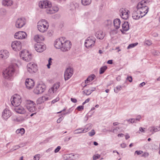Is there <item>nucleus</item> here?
Returning a JSON list of instances; mask_svg holds the SVG:
<instances>
[{"label":"nucleus","mask_w":160,"mask_h":160,"mask_svg":"<svg viewBox=\"0 0 160 160\" xmlns=\"http://www.w3.org/2000/svg\"><path fill=\"white\" fill-rule=\"evenodd\" d=\"M150 1L148 0H143L139 2L137 6V9H139L142 16H144L148 12L149 8L147 6Z\"/></svg>","instance_id":"f257e3e1"},{"label":"nucleus","mask_w":160,"mask_h":160,"mask_svg":"<svg viewBox=\"0 0 160 160\" xmlns=\"http://www.w3.org/2000/svg\"><path fill=\"white\" fill-rule=\"evenodd\" d=\"M49 27L48 22L45 19H42L37 23V28L41 32H44L47 30Z\"/></svg>","instance_id":"f03ea898"},{"label":"nucleus","mask_w":160,"mask_h":160,"mask_svg":"<svg viewBox=\"0 0 160 160\" xmlns=\"http://www.w3.org/2000/svg\"><path fill=\"white\" fill-rule=\"evenodd\" d=\"M15 71L14 67L12 65L6 69L3 72V77L6 79L11 80Z\"/></svg>","instance_id":"7ed1b4c3"},{"label":"nucleus","mask_w":160,"mask_h":160,"mask_svg":"<svg viewBox=\"0 0 160 160\" xmlns=\"http://www.w3.org/2000/svg\"><path fill=\"white\" fill-rule=\"evenodd\" d=\"M25 105L28 110L30 112H32L36 110V104L33 101L26 100Z\"/></svg>","instance_id":"20e7f679"},{"label":"nucleus","mask_w":160,"mask_h":160,"mask_svg":"<svg viewBox=\"0 0 160 160\" xmlns=\"http://www.w3.org/2000/svg\"><path fill=\"white\" fill-rule=\"evenodd\" d=\"M20 56L21 58L26 62L30 61L32 57V54L26 50H24L21 52Z\"/></svg>","instance_id":"39448f33"},{"label":"nucleus","mask_w":160,"mask_h":160,"mask_svg":"<svg viewBox=\"0 0 160 160\" xmlns=\"http://www.w3.org/2000/svg\"><path fill=\"white\" fill-rule=\"evenodd\" d=\"M95 41L96 39L92 36L88 37L84 43L85 46L88 48H92L94 46Z\"/></svg>","instance_id":"423d86ee"},{"label":"nucleus","mask_w":160,"mask_h":160,"mask_svg":"<svg viewBox=\"0 0 160 160\" xmlns=\"http://www.w3.org/2000/svg\"><path fill=\"white\" fill-rule=\"evenodd\" d=\"M11 100L13 106L15 107L18 106L21 102V97L20 95L16 94L11 98Z\"/></svg>","instance_id":"0eeeda50"},{"label":"nucleus","mask_w":160,"mask_h":160,"mask_svg":"<svg viewBox=\"0 0 160 160\" xmlns=\"http://www.w3.org/2000/svg\"><path fill=\"white\" fill-rule=\"evenodd\" d=\"M46 88V86L44 84H38L34 89L33 92L37 94L42 93L45 91Z\"/></svg>","instance_id":"6e6552de"},{"label":"nucleus","mask_w":160,"mask_h":160,"mask_svg":"<svg viewBox=\"0 0 160 160\" xmlns=\"http://www.w3.org/2000/svg\"><path fill=\"white\" fill-rule=\"evenodd\" d=\"M27 69L30 73H33L37 71V66L34 62H30L27 64Z\"/></svg>","instance_id":"1a4fd4ad"},{"label":"nucleus","mask_w":160,"mask_h":160,"mask_svg":"<svg viewBox=\"0 0 160 160\" xmlns=\"http://www.w3.org/2000/svg\"><path fill=\"white\" fill-rule=\"evenodd\" d=\"M39 7L42 8L49 9L52 6L51 3L48 0H44L39 2Z\"/></svg>","instance_id":"9d476101"},{"label":"nucleus","mask_w":160,"mask_h":160,"mask_svg":"<svg viewBox=\"0 0 160 160\" xmlns=\"http://www.w3.org/2000/svg\"><path fill=\"white\" fill-rule=\"evenodd\" d=\"M64 42L62 44L61 50L63 52H66L69 50L71 48V42L66 39L64 38Z\"/></svg>","instance_id":"9b49d317"},{"label":"nucleus","mask_w":160,"mask_h":160,"mask_svg":"<svg viewBox=\"0 0 160 160\" xmlns=\"http://www.w3.org/2000/svg\"><path fill=\"white\" fill-rule=\"evenodd\" d=\"M65 37H62L57 39L54 42V46L56 48L60 49L62 47V44L64 42Z\"/></svg>","instance_id":"f8f14e48"},{"label":"nucleus","mask_w":160,"mask_h":160,"mask_svg":"<svg viewBox=\"0 0 160 160\" xmlns=\"http://www.w3.org/2000/svg\"><path fill=\"white\" fill-rule=\"evenodd\" d=\"M34 48L37 52H41L46 49V46L43 43L38 42L35 44Z\"/></svg>","instance_id":"ddd939ff"},{"label":"nucleus","mask_w":160,"mask_h":160,"mask_svg":"<svg viewBox=\"0 0 160 160\" xmlns=\"http://www.w3.org/2000/svg\"><path fill=\"white\" fill-rule=\"evenodd\" d=\"M22 44L19 41H15L12 42L11 47L13 50L15 51H19L21 49Z\"/></svg>","instance_id":"4468645a"},{"label":"nucleus","mask_w":160,"mask_h":160,"mask_svg":"<svg viewBox=\"0 0 160 160\" xmlns=\"http://www.w3.org/2000/svg\"><path fill=\"white\" fill-rule=\"evenodd\" d=\"M120 15L121 18L124 19H127L128 18L130 12L128 10L123 8L120 10Z\"/></svg>","instance_id":"2eb2a0df"},{"label":"nucleus","mask_w":160,"mask_h":160,"mask_svg":"<svg viewBox=\"0 0 160 160\" xmlns=\"http://www.w3.org/2000/svg\"><path fill=\"white\" fill-rule=\"evenodd\" d=\"M26 24L25 19L24 18L18 19L15 22V26L17 28H20L22 27Z\"/></svg>","instance_id":"dca6fc26"},{"label":"nucleus","mask_w":160,"mask_h":160,"mask_svg":"<svg viewBox=\"0 0 160 160\" xmlns=\"http://www.w3.org/2000/svg\"><path fill=\"white\" fill-rule=\"evenodd\" d=\"M73 69L71 68H68L65 70L64 73V77L65 80L69 79L73 74Z\"/></svg>","instance_id":"f3484780"},{"label":"nucleus","mask_w":160,"mask_h":160,"mask_svg":"<svg viewBox=\"0 0 160 160\" xmlns=\"http://www.w3.org/2000/svg\"><path fill=\"white\" fill-rule=\"evenodd\" d=\"M27 36V34L25 32L19 31L15 33L14 37L16 39H22L25 38Z\"/></svg>","instance_id":"a211bd4d"},{"label":"nucleus","mask_w":160,"mask_h":160,"mask_svg":"<svg viewBox=\"0 0 160 160\" xmlns=\"http://www.w3.org/2000/svg\"><path fill=\"white\" fill-rule=\"evenodd\" d=\"M12 115L10 111L8 108L5 109L2 112V117L3 119L6 120Z\"/></svg>","instance_id":"6ab92c4d"},{"label":"nucleus","mask_w":160,"mask_h":160,"mask_svg":"<svg viewBox=\"0 0 160 160\" xmlns=\"http://www.w3.org/2000/svg\"><path fill=\"white\" fill-rule=\"evenodd\" d=\"M25 84L26 87L29 89L32 88L34 86V82L31 79L27 78L26 80Z\"/></svg>","instance_id":"aec40b11"},{"label":"nucleus","mask_w":160,"mask_h":160,"mask_svg":"<svg viewBox=\"0 0 160 160\" xmlns=\"http://www.w3.org/2000/svg\"><path fill=\"white\" fill-rule=\"evenodd\" d=\"M143 17L140 14L139 9H137V10H134L132 14V17L133 19L137 20Z\"/></svg>","instance_id":"412c9836"},{"label":"nucleus","mask_w":160,"mask_h":160,"mask_svg":"<svg viewBox=\"0 0 160 160\" xmlns=\"http://www.w3.org/2000/svg\"><path fill=\"white\" fill-rule=\"evenodd\" d=\"M9 52L6 50H2L0 51V58L5 59L8 57Z\"/></svg>","instance_id":"4be33fe9"},{"label":"nucleus","mask_w":160,"mask_h":160,"mask_svg":"<svg viewBox=\"0 0 160 160\" xmlns=\"http://www.w3.org/2000/svg\"><path fill=\"white\" fill-rule=\"evenodd\" d=\"M16 107L14 110L18 113L24 114L25 113L26 110L22 107L19 106Z\"/></svg>","instance_id":"5701e85b"},{"label":"nucleus","mask_w":160,"mask_h":160,"mask_svg":"<svg viewBox=\"0 0 160 160\" xmlns=\"http://www.w3.org/2000/svg\"><path fill=\"white\" fill-rule=\"evenodd\" d=\"M58 10V8L57 7H51L49 9H47L46 12L48 14H51L57 12Z\"/></svg>","instance_id":"b1692460"},{"label":"nucleus","mask_w":160,"mask_h":160,"mask_svg":"<svg viewBox=\"0 0 160 160\" xmlns=\"http://www.w3.org/2000/svg\"><path fill=\"white\" fill-rule=\"evenodd\" d=\"M121 21L119 19H115L113 21V24L116 29H118L120 27Z\"/></svg>","instance_id":"393cba45"},{"label":"nucleus","mask_w":160,"mask_h":160,"mask_svg":"<svg viewBox=\"0 0 160 160\" xmlns=\"http://www.w3.org/2000/svg\"><path fill=\"white\" fill-rule=\"evenodd\" d=\"M34 39L35 41L37 42H40L41 41L44 40V38L43 37L42 35H36L35 36Z\"/></svg>","instance_id":"a878e982"},{"label":"nucleus","mask_w":160,"mask_h":160,"mask_svg":"<svg viewBox=\"0 0 160 160\" xmlns=\"http://www.w3.org/2000/svg\"><path fill=\"white\" fill-rule=\"evenodd\" d=\"M48 100V98L46 96H42L39 98L37 100V103L40 104Z\"/></svg>","instance_id":"bb28decb"},{"label":"nucleus","mask_w":160,"mask_h":160,"mask_svg":"<svg viewBox=\"0 0 160 160\" xmlns=\"http://www.w3.org/2000/svg\"><path fill=\"white\" fill-rule=\"evenodd\" d=\"M105 34L102 31H99L98 32L96 33V36L98 38L102 39L104 37Z\"/></svg>","instance_id":"cd10ccee"},{"label":"nucleus","mask_w":160,"mask_h":160,"mask_svg":"<svg viewBox=\"0 0 160 160\" xmlns=\"http://www.w3.org/2000/svg\"><path fill=\"white\" fill-rule=\"evenodd\" d=\"M2 4L5 6H11L13 2L11 0H3Z\"/></svg>","instance_id":"c85d7f7f"},{"label":"nucleus","mask_w":160,"mask_h":160,"mask_svg":"<svg viewBox=\"0 0 160 160\" xmlns=\"http://www.w3.org/2000/svg\"><path fill=\"white\" fill-rule=\"evenodd\" d=\"M122 27L124 31H127L129 28V24L127 22H125L122 24Z\"/></svg>","instance_id":"c756f323"},{"label":"nucleus","mask_w":160,"mask_h":160,"mask_svg":"<svg viewBox=\"0 0 160 160\" xmlns=\"http://www.w3.org/2000/svg\"><path fill=\"white\" fill-rule=\"evenodd\" d=\"M96 76L94 74H92L90 76H89L85 80V83H88V82H90L92 81L95 78Z\"/></svg>","instance_id":"7c9ffc66"},{"label":"nucleus","mask_w":160,"mask_h":160,"mask_svg":"<svg viewBox=\"0 0 160 160\" xmlns=\"http://www.w3.org/2000/svg\"><path fill=\"white\" fill-rule=\"evenodd\" d=\"M87 132L86 130V129H83L82 130L81 128H78L74 131V134H78Z\"/></svg>","instance_id":"2f4dec72"},{"label":"nucleus","mask_w":160,"mask_h":160,"mask_svg":"<svg viewBox=\"0 0 160 160\" xmlns=\"http://www.w3.org/2000/svg\"><path fill=\"white\" fill-rule=\"evenodd\" d=\"M16 132L17 134H19V135H22L25 132V130L23 128H21L17 130Z\"/></svg>","instance_id":"473e14b6"},{"label":"nucleus","mask_w":160,"mask_h":160,"mask_svg":"<svg viewBox=\"0 0 160 160\" xmlns=\"http://www.w3.org/2000/svg\"><path fill=\"white\" fill-rule=\"evenodd\" d=\"M91 0H81V3L84 6L88 5L91 3Z\"/></svg>","instance_id":"72a5a7b5"},{"label":"nucleus","mask_w":160,"mask_h":160,"mask_svg":"<svg viewBox=\"0 0 160 160\" xmlns=\"http://www.w3.org/2000/svg\"><path fill=\"white\" fill-rule=\"evenodd\" d=\"M112 24V21L110 19L107 20L104 22V25L107 27L110 26Z\"/></svg>","instance_id":"f704fd0d"},{"label":"nucleus","mask_w":160,"mask_h":160,"mask_svg":"<svg viewBox=\"0 0 160 160\" xmlns=\"http://www.w3.org/2000/svg\"><path fill=\"white\" fill-rule=\"evenodd\" d=\"M159 128L155 127H152L150 128V132H152V133L153 134L154 132H157L158 131V128Z\"/></svg>","instance_id":"c9c22d12"},{"label":"nucleus","mask_w":160,"mask_h":160,"mask_svg":"<svg viewBox=\"0 0 160 160\" xmlns=\"http://www.w3.org/2000/svg\"><path fill=\"white\" fill-rule=\"evenodd\" d=\"M107 68L106 66H103L100 69L99 73L100 74L103 73L107 69Z\"/></svg>","instance_id":"e433bc0d"},{"label":"nucleus","mask_w":160,"mask_h":160,"mask_svg":"<svg viewBox=\"0 0 160 160\" xmlns=\"http://www.w3.org/2000/svg\"><path fill=\"white\" fill-rule=\"evenodd\" d=\"M59 83L58 82L55 84L52 87L56 91L59 88Z\"/></svg>","instance_id":"4c0bfd02"},{"label":"nucleus","mask_w":160,"mask_h":160,"mask_svg":"<svg viewBox=\"0 0 160 160\" xmlns=\"http://www.w3.org/2000/svg\"><path fill=\"white\" fill-rule=\"evenodd\" d=\"M121 86H118L115 88L114 89V91L116 93H118L119 91L121 90Z\"/></svg>","instance_id":"58836bf2"},{"label":"nucleus","mask_w":160,"mask_h":160,"mask_svg":"<svg viewBox=\"0 0 160 160\" xmlns=\"http://www.w3.org/2000/svg\"><path fill=\"white\" fill-rule=\"evenodd\" d=\"M90 91L91 90H90V89L85 90L83 91L84 93L86 95H89L91 93Z\"/></svg>","instance_id":"ea45409f"},{"label":"nucleus","mask_w":160,"mask_h":160,"mask_svg":"<svg viewBox=\"0 0 160 160\" xmlns=\"http://www.w3.org/2000/svg\"><path fill=\"white\" fill-rule=\"evenodd\" d=\"M138 44V43H132L129 44L127 47L128 49L133 48L135 46H136Z\"/></svg>","instance_id":"a19ab883"},{"label":"nucleus","mask_w":160,"mask_h":160,"mask_svg":"<svg viewBox=\"0 0 160 160\" xmlns=\"http://www.w3.org/2000/svg\"><path fill=\"white\" fill-rule=\"evenodd\" d=\"M92 128V125L91 124H89L86 126V128L84 129H86V130L88 131L90 130Z\"/></svg>","instance_id":"79ce46f5"},{"label":"nucleus","mask_w":160,"mask_h":160,"mask_svg":"<svg viewBox=\"0 0 160 160\" xmlns=\"http://www.w3.org/2000/svg\"><path fill=\"white\" fill-rule=\"evenodd\" d=\"M20 147L18 145L14 146L13 148L11 149L10 151H13L19 148Z\"/></svg>","instance_id":"37998d69"},{"label":"nucleus","mask_w":160,"mask_h":160,"mask_svg":"<svg viewBox=\"0 0 160 160\" xmlns=\"http://www.w3.org/2000/svg\"><path fill=\"white\" fill-rule=\"evenodd\" d=\"M144 44L148 45H150L152 44V42L151 40H146L145 41Z\"/></svg>","instance_id":"c03bdc74"},{"label":"nucleus","mask_w":160,"mask_h":160,"mask_svg":"<svg viewBox=\"0 0 160 160\" xmlns=\"http://www.w3.org/2000/svg\"><path fill=\"white\" fill-rule=\"evenodd\" d=\"M95 134L94 130L92 129L90 132H88V134L89 136H92Z\"/></svg>","instance_id":"a18cd8bd"},{"label":"nucleus","mask_w":160,"mask_h":160,"mask_svg":"<svg viewBox=\"0 0 160 160\" xmlns=\"http://www.w3.org/2000/svg\"><path fill=\"white\" fill-rule=\"evenodd\" d=\"M100 157V156L99 155H94L93 156V160H96L99 158Z\"/></svg>","instance_id":"49530a36"},{"label":"nucleus","mask_w":160,"mask_h":160,"mask_svg":"<svg viewBox=\"0 0 160 160\" xmlns=\"http://www.w3.org/2000/svg\"><path fill=\"white\" fill-rule=\"evenodd\" d=\"M127 121L128 122H130L131 123H134L136 122H135V119H134V118L130 119L127 120Z\"/></svg>","instance_id":"de8ad7c7"},{"label":"nucleus","mask_w":160,"mask_h":160,"mask_svg":"<svg viewBox=\"0 0 160 160\" xmlns=\"http://www.w3.org/2000/svg\"><path fill=\"white\" fill-rule=\"evenodd\" d=\"M153 53L155 56H158L159 55L160 52L158 51H155Z\"/></svg>","instance_id":"09e8293b"},{"label":"nucleus","mask_w":160,"mask_h":160,"mask_svg":"<svg viewBox=\"0 0 160 160\" xmlns=\"http://www.w3.org/2000/svg\"><path fill=\"white\" fill-rule=\"evenodd\" d=\"M39 156L40 155L39 154L36 155L34 157V160H39L40 158Z\"/></svg>","instance_id":"8fccbe9b"},{"label":"nucleus","mask_w":160,"mask_h":160,"mask_svg":"<svg viewBox=\"0 0 160 160\" xmlns=\"http://www.w3.org/2000/svg\"><path fill=\"white\" fill-rule=\"evenodd\" d=\"M54 91H55L54 90V89L52 87L51 88L49 89L48 90V92L50 93H53Z\"/></svg>","instance_id":"3c124183"},{"label":"nucleus","mask_w":160,"mask_h":160,"mask_svg":"<svg viewBox=\"0 0 160 160\" xmlns=\"http://www.w3.org/2000/svg\"><path fill=\"white\" fill-rule=\"evenodd\" d=\"M61 148V147L60 146H58L55 150H54V152L55 153L58 152L60 149Z\"/></svg>","instance_id":"603ef678"},{"label":"nucleus","mask_w":160,"mask_h":160,"mask_svg":"<svg viewBox=\"0 0 160 160\" xmlns=\"http://www.w3.org/2000/svg\"><path fill=\"white\" fill-rule=\"evenodd\" d=\"M77 109L78 111H81L83 109V106H79L77 108Z\"/></svg>","instance_id":"864d4df0"},{"label":"nucleus","mask_w":160,"mask_h":160,"mask_svg":"<svg viewBox=\"0 0 160 160\" xmlns=\"http://www.w3.org/2000/svg\"><path fill=\"white\" fill-rule=\"evenodd\" d=\"M142 152H143L142 151H140V150L136 151L135 152V153L137 154H138V155L141 154H142Z\"/></svg>","instance_id":"5fc2aeb1"},{"label":"nucleus","mask_w":160,"mask_h":160,"mask_svg":"<svg viewBox=\"0 0 160 160\" xmlns=\"http://www.w3.org/2000/svg\"><path fill=\"white\" fill-rule=\"evenodd\" d=\"M149 155V153L148 152H144L142 155V157H148Z\"/></svg>","instance_id":"6e6d98bb"},{"label":"nucleus","mask_w":160,"mask_h":160,"mask_svg":"<svg viewBox=\"0 0 160 160\" xmlns=\"http://www.w3.org/2000/svg\"><path fill=\"white\" fill-rule=\"evenodd\" d=\"M59 98H56L55 99L53 100L52 101V103H53V104L55 103V102H57L59 100Z\"/></svg>","instance_id":"4d7b16f0"},{"label":"nucleus","mask_w":160,"mask_h":160,"mask_svg":"<svg viewBox=\"0 0 160 160\" xmlns=\"http://www.w3.org/2000/svg\"><path fill=\"white\" fill-rule=\"evenodd\" d=\"M63 158L65 159H69L70 157L68 154L64 155L63 156Z\"/></svg>","instance_id":"13d9d810"},{"label":"nucleus","mask_w":160,"mask_h":160,"mask_svg":"<svg viewBox=\"0 0 160 160\" xmlns=\"http://www.w3.org/2000/svg\"><path fill=\"white\" fill-rule=\"evenodd\" d=\"M127 79L130 82H131L132 81V78L131 76L128 77Z\"/></svg>","instance_id":"bf43d9fd"},{"label":"nucleus","mask_w":160,"mask_h":160,"mask_svg":"<svg viewBox=\"0 0 160 160\" xmlns=\"http://www.w3.org/2000/svg\"><path fill=\"white\" fill-rule=\"evenodd\" d=\"M71 100L73 103H76L77 102V100L75 98H71Z\"/></svg>","instance_id":"052dcab7"},{"label":"nucleus","mask_w":160,"mask_h":160,"mask_svg":"<svg viewBox=\"0 0 160 160\" xmlns=\"http://www.w3.org/2000/svg\"><path fill=\"white\" fill-rule=\"evenodd\" d=\"M119 129V128H115L113 129L112 130V132L113 133H116L117 132L118 129Z\"/></svg>","instance_id":"680f3d73"},{"label":"nucleus","mask_w":160,"mask_h":160,"mask_svg":"<svg viewBox=\"0 0 160 160\" xmlns=\"http://www.w3.org/2000/svg\"><path fill=\"white\" fill-rule=\"evenodd\" d=\"M62 120V118L61 117H60L57 120V122L58 123H60L61 121Z\"/></svg>","instance_id":"e2e57ef3"},{"label":"nucleus","mask_w":160,"mask_h":160,"mask_svg":"<svg viewBox=\"0 0 160 160\" xmlns=\"http://www.w3.org/2000/svg\"><path fill=\"white\" fill-rule=\"evenodd\" d=\"M121 146L122 148H124L126 147V145L125 143H122L121 144Z\"/></svg>","instance_id":"0e129e2a"},{"label":"nucleus","mask_w":160,"mask_h":160,"mask_svg":"<svg viewBox=\"0 0 160 160\" xmlns=\"http://www.w3.org/2000/svg\"><path fill=\"white\" fill-rule=\"evenodd\" d=\"M141 116L140 115H138L137 116V118L135 119V120L139 121L140 119H141Z\"/></svg>","instance_id":"69168bd1"},{"label":"nucleus","mask_w":160,"mask_h":160,"mask_svg":"<svg viewBox=\"0 0 160 160\" xmlns=\"http://www.w3.org/2000/svg\"><path fill=\"white\" fill-rule=\"evenodd\" d=\"M52 59L51 58H50L48 60V64H50L51 65L52 63Z\"/></svg>","instance_id":"338daca9"},{"label":"nucleus","mask_w":160,"mask_h":160,"mask_svg":"<svg viewBox=\"0 0 160 160\" xmlns=\"http://www.w3.org/2000/svg\"><path fill=\"white\" fill-rule=\"evenodd\" d=\"M90 89V90H91L90 91H91V93H92L93 91H94L95 90L96 88H92Z\"/></svg>","instance_id":"774afa93"}]
</instances>
